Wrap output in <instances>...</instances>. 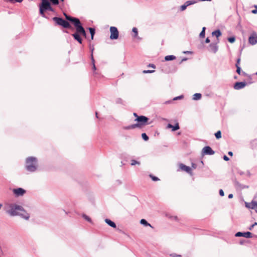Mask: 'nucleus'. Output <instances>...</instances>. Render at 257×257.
I'll return each instance as SVG.
<instances>
[{
    "instance_id": "obj_62",
    "label": "nucleus",
    "mask_w": 257,
    "mask_h": 257,
    "mask_svg": "<svg viewBox=\"0 0 257 257\" xmlns=\"http://www.w3.org/2000/svg\"><path fill=\"white\" fill-rule=\"evenodd\" d=\"M94 36V35H91V39L92 40H93Z\"/></svg>"
},
{
    "instance_id": "obj_49",
    "label": "nucleus",
    "mask_w": 257,
    "mask_h": 257,
    "mask_svg": "<svg viewBox=\"0 0 257 257\" xmlns=\"http://www.w3.org/2000/svg\"><path fill=\"white\" fill-rule=\"evenodd\" d=\"M223 158L224 160H225L226 161H227L229 160V158L227 156H226V155H224Z\"/></svg>"
},
{
    "instance_id": "obj_46",
    "label": "nucleus",
    "mask_w": 257,
    "mask_h": 257,
    "mask_svg": "<svg viewBox=\"0 0 257 257\" xmlns=\"http://www.w3.org/2000/svg\"><path fill=\"white\" fill-rule=\"evenodd\" d=\"M219 193V195L221 196H223L224 195V191H223L222 189H220Z\"/></svg>"
},
{
    "instance_id": "obj_39",
    "label": "nucleus",
    "mask_w": 257,
    "mask_h": 257,
    "mask_svg": "<svg viewBox=\"0 0 257 257\" xmlns=\"http://www.w3.org/2000/svg\"><path fill=\"white\" fill-rule=\"evenodd\" d=\"M155 72V70H144L143 71V73L144 74H146V73H152L153 72Z\"/></svg>"
},
{
    "instance_id": "obj_64",
    "label": "nucleus",
    "mask_w": 257,
    "mask_h": 257,
    "mask_svg": "<svg viewBox=\"0 0 257 257\" xmlns=\"http://www.w3.org/2000/svg\"><path fill=\"white\" fill-rule=\"evenodd\" d=\"M253 224L254 225V226L257 225V222H255Z\"/></svg>"
},
{
    "instance_id": "obj_17",
    "label": "nucleus",
    "mask_w": 257,
    "mask_h": 257,
    "mask_svg": "<svg viewBox=\"0 0 257 257\" xmlns=\"http://www.w3.org/2000/svg\"><path fill=\"white\" fill-rule=\"evenodd\" d=\"M74 40L77 41L79 44H82V39L80 36V33L76 31V32L72 35Z\"/></svg>"
},
{
    "instance_id": "obj_29",
    "label": "nucleus",
    "mask_w": 257,
    "mask_h": 257,
    "mask_svg": "<svg viewBox=\"0 0 257 257\" xmlns=\"http://www.w3.org/2000/svg\"><path fill=\"white\" fill-rule=\"evenodd\" d=\"M215 136L217 139H219L221 138V131H218L215 134Z\"/></svg>"
},
{
    "instance_id": "obj_27",
    "label": "nucleus",
    "mask_w": 257,
    "mask_h": 257,
    "mask_svg": "<svg viewBox=\"0 0 257 257\" xmlns=\"http://www.w3.org/2000/svg\"><path fill=\"white\" fill-rule=\"evenodd\" d=\"M205 30H206V28L205 27H203L202 28V31H201V32H200V33L199 34V37L200 38H204L205 37Z\"/></svg>"
},
{
    "instance_id": "obj_57",
    "label": "nucleus",
    "mask_w": 257,
    "mask_h": 257,
    "mask_svg": "<svg viewBox=\"0 0 257 257\" xmlns=\"http://www.w3.org/2000/svg\"><path fill=\"white\" fill-rule=\"evenodd\" d=\"M251 12H252V14H256L257 13V10L256 9L253 10Z\"/></svg>"
},
{
    "instance_id": "obj_11",
    "label": "nucleus",
    "mask_w": 257,
    "mask_h": 257,
    "mask_svg": "<svg viewBox=\"0 0 257 257\" xmlns=\"http://www.w3.org/2000/svg\"><path fill=\"white\" fill-rule=\"evenodd\" d=\"M13 192L16 196L19 197L24 195L26 193V190L22 188H18L14 189Z\"/></svg>"
},
{
    "instance_id": "obj_56",
    "label": "nucleus",
    "mask_w": 257,
    "mask_h": 257,
    "mask_svg": "<svg viewBox=\"0 0 257 257\" xmlns=\"http://www.w3.org/2000/svg\"><path fill=\"white\" fill-rule=\"evenodd\" d=\"M228 197L229 199L232 198L233 197V194H229Z\"/></svg>"
},
{
    "instance_id": "obj_10",
    "label": "nucleus",
    "mask_w": 257,
    "mask_h": 257,
    "mask_svg": "<svg viewBox=\"0 0 257 257\" xmlns=\"http://www.w3.org/2000/svg\"><path fill=\"white\" fill-rule=\"evenodd\" d=\"M202 153L203 155H212L214 154L215 152L211 149L210 147L205 146L203 148Z\"/></svg>"
},
{
    "instance_id": "obj_14",
    "label": "nucleus",
    "mask_w": 257,
    "mask_h": 257,
    "mask_svg": "<svg viewBox=\"0 0 257 257\" xmlns=\"http://www.w3.org/2000/svg\"><path fill=\"white\" fill-rule=\"evenodd\" d=\"M246 85L245 82H236L234 84L233 88L234 89L239 90L244 88Z\"/></svg>"
},
{
    "instance_id": "obj_36",
    "label": "nucleus",
    "mask_w": 257,
    "mask_h": 257,
    "mask_svg": "<svg viewBox=\"0 0 257 257\" xmlns=\"http://www.w3.org/2000/svg\"><path fill=\"white\" fill-rule=\"evenodd\" d=\"M228 41L231 43H233L235 42V38L234 37H229L228 38Z\"/></svg>"
},
{
    "instance_id": "obj_33",
    "label": "nucleus",
    "mask_w": 257,
    "mask_h": 257,
    "mask_svg": "<svg viewBox=\"0 0 257 257\" xmlns=\"http://www.w3.org/2000/svg\"><path fill=\"white\" fill-rule=\"evenodd\" d=\"M137 165H140V162H139V161H136V160H132L131 161V165L132 166H134V165H137Z\"/></svg>"
},
{
    "instance_id": "obj_50",
    "label": "nucleus",
    "mask_w": 257,
    "mask_h": 257,
    "mask_svg": "<svg viewBox=\"0 0 257 257\" xmlns=\"http://www.w3.org/2000/svg\"><path fill=\"white\" fill-rule=\"evenodd\" d=\"M170 218H172L173 219L177 221L178 220V217L176 216H170Z\"/></svg>"
},
{
    "instance_id": "obj_41",
    "label": "nucleus",
    "mask_w": 257,
    "mask_h": 257,
    "mask_svg": "<svg viewBox=\"0 0 257 257\" xmlns=\"http://www.w3.org/2000/svg\"><path fill=\"white\" fill-rule=\"evenodd\" d=\"M187 8V7L186 6V5H185L184 4L181 6L180 7V10L181 11H184V10H185Z\"/></svg>"
},
{
    "instance_id": "obj_2",
    "label": "nucleus",
    "mask_w": 257,
    "mask_h": 257,
    "mask_svg": "<svg viewBox=\"0 0 257 257\" xmlns=\"http://www.w3.org/2000/svg\"><path fill=\"white\" fill-rule=\"evenodd\" d=\"M38 167V159L35 157H29L26 159L25 168L30 172L36 171Z\"/></svg>"
},
{
    "instance_id": "obj_58",
    "label": "nucleus",
    "mask_w": 257,
    "mask_h": 257,
    "mask_svg": "<svg viewBox=\"0 0 257 257\" xmlns=\"http://www.w3.org/2000/svg\"><path fill=\"white\" fill-rule=\"evenodd\" d=\"M228 155L232 156L233 155V153L231 151H229L228 152Z\"/></svg>"
},
{
    "instance_id": "obj_9",
    "label": "nucleus",
    "mask_w": 257,
    "mask_h": 257,
    "mask_svg": "<svg viewBox=\"0 0 257 257\" xmlns=\"http://www.w3.org/2000/svg\"><path fill=\"white\" fill-rule=\"evenodd\" d=\"M208 50L211 53H216L218 49V47L216 43H211L207 48Z\"/></svg>"
},
{
    "instance_id": "obj_63",
    "label": "nucleus",
    "mask_w": 257,
    "mask_h": 257,
    "mask_svg": "<svg viewBox=\"0 0 257 257\" xmlns=\"http://www.w3.org/2000/svg\"><path fill=\"white\" fill-rule=\"evenodd\" d=\"M95 115H96V117L97 118H98V113H97V112H95Z\"/></svg>"
},
{
    "instance_id": "obj_61",
    "label": "nucleus",
    "mask_w": 257,
    "mask_h": 257,
    "mask_svg": "<svg viewBox=\"0 0 257 257\" xmlns=\"http://www.w3.org/2000/svg\"><path fill=\"white\" fill-rule=\"evenodd\" d=\"M187 60V58H183V59H182V61H186Z\"/></svg>"
},
{
    "instance_id": "obj_22",
    "label": "nucleus",
    "mask_w": 257,
    "mask_h": 257,
    "mask_svg": "<svg viewBox=\"0 0 257 257\" xmlns=\"http://www.w3.org/2000/svg\"><path fill=\"white\" fill-rule=\"evenodd\" d=\"M140 223L145 226H150L153 228V226L151 225V224L148 223V221L145 219H142L140 220Z\"/></svg>"
},
{
    "instance_id": "obj_26",
    "label": "nucleus",
    "mask_w": 257,
    "mask_h": 257,
    "mask_svg": "<svg viewBox=\"0 0 257 257\" xmlns=\"http://www.w3.org/2000/svg\"><path fill=\"white\" fill-rule=\"evenodd\" d=\"M197 3V1H195V0H192V1H186L185 3H184V5H186V6L187 7L188 6H190V5H193V4H195V3Z\"/></svg>"
},
{
    "instance_id": "obj_15",
    "label": "nucleus",
    "mask_w": 257,
    "mask_h": 257,
    "mask_svg": "<svg viewBox=\"0 0 257 257\" xmlns=\"http://www.w3.org/2000/svg\"><path fill=\"white\" fill-rule=\"evenodd\" d=\"M179 168L180 170L185 171L190 174L192 173L191 168L183 164L180 163L179 164Z\"/></svg>"
},
{
    "instance_id": "obj_44",
    "label": "nucleus",
    "mask_w": 257,
    "mask_h": 257,
    "mask_svg": "<svg viewBox=\"0 0 257 257\" xmlns=\"http://www.w3.org/2000/svg\"><path fill=\"white\" fill-rule=\"evenodd\" d=\"M170 255L172 257H180L181 256V255L177 254L175 253H171L170 254Z\"/></svg>"
},
{
    "instance_id": "obj_19",
    "label": "nucleus",
    "mask_w": 257,
    "mask_h": 257,
    "mask_svg": "<svg viewBox=\"0 0 257 257\" xmlns=\"http://www.w3.org/2000/svg\"><path fill=\"white\" fill-rule=\"evenodd\" d=\"M168 128H172V131H176L180 128V126L178 123H176L175 125H173L171 123H168L167 125Z\"/></svg>"
},
{
    "instance_id": "obj_38",
    "label": "nucleus",
    "mask_w": 257,
    "mask_h": 257,
    "mask_svg": "<svg viewBox=\"0 0 257 257\" xmlns=\"http://www.w3.org/2000/svg\"><path fill=\"white\" fill-rule=\"evenodd\" d=\"M115 102H116V103H117V104H122L123 100L120 98H116V99L115 100Z\"/></svg>"
},
{
    "instance_id": "obj_37",
    "label": "nucleus",
    "mask_w": 257,
    "mask_h": 257,
    "mask_svg": "<svg viewBox=\"0 0 257 257\" xmlns=\"http://www.w3.org/2000/svg\"><path fill=\"white\" fill-rule=\"evenodd\" d=\"M51 4L54 5H58L59 4V0H50Z\"/></svg>"
},
{
    "instance_id": "obj_18",
    "label": "nucleus",
    "mask_w": 257,
    "mask_h": 257,
    "mask_svg": "<svg viewBox=\"0 0 257 257\" xmlns=\"http://www.w3.org/2000/svg\"><path fill=\"white\" fill-rule=\"evenodd\" d=\"M234 186H235V188L237 189L241 190V189H244V188H248V186L241 184L238 181H237V180H235L234 181Z\"/></svg>"
},
{
    "instance_id": "obj_4",
    "label": "nucleus",
    "mask_w": 257,
    "mask_h": 257,
    "mask_svg": "<svg viewBox=\"0 0 257 257\" xmlns=\"http://www.w3.org/2000/svg\"><path fill=\"white\" fill-rule=\"evenodd\" d=\"M47 11H50L51 12L54 11V9L51 7L50 2L47 3L46 4L42 6H39V13L42 17L47 18V17L45 14V12Z\"/></svg>"
},
{
    "instance_id": "obj_3",
    "label": "nucleus",
    "mask_w": 257,
    "mask_h": 257,
    "mask_svg": "<svg viewBox=\"0 0 257 257\" xmlns=\"http://www.w3.org/2000/svg\"><path fill=\"white\" fill-rule=\"evenodd\" d=\"M53 20L57 25L61 26L65 29H71L72 28L69 23L62 19V18L55 17L53 18Z\"/></svg>"
},
{
    "instance_id": "obj_52",
    "label": "nucleus",
    "mask_w": 257,
    "mask_h": 257,
    "mask_svg": "<svg viewBox=\"0 0 257 257\" xmlns=\"http://www.w3.org/2000/svg\"><path fill=\"white\" fill-rule=\"evenodd\" d=\"M210 42V39H209V38H207L205 40V42L206 43H209V42Z\"/></svg>"
},
{
    "instance_id": "obj_54",
    "label": "nucleus",
    "mask_w": 257,
    "mask_h": 257,
    "mask_svg": "<svg viewBox=\"0 0 257 257\" xmlns=\"http://www.w3.org/2000/svg\"><path fill=\"white\" fill-rule=\"evenodd\" d=\"M254 226V225L252 224L251 225H250L249 226V227L248 228V229L250 230H252Z\"/></svg>"
},
{
    "instance_id": "obj_60",
    "label": "nucleus",
    "mask_w": 257,
    "mask_h": 257,
    "mask_svg": "<svg viewBox=\"0 0 257 257\" xmlns=\"http://www.w3.org/2000/svg\"><path fill=\"white\" fill-rule=\"evenodd\" d=\"M134 115L135 116H136L137 118L138 117V116H139L138 115V114H137L136 113H135H135H134Z\"/></svg>"
},
{
    "instance_id": "obj_5",
    "label": "nucleus",
    "mask_w": 257,
    "mask_h": 257,
    "mask_svg": "<svg viewBox=\"0 0 257 257\" xmlns=\"http://www.w3.org/2000/svg\"><path fill=\"white\" fill-rule=\"evenodd\" d=\"M135 120L138 122V123L137 124H139L140 127H141V125L150 124L151 123V122H148L149 118L144 115H140L138 116V117L136 118Z\"/></svg>"
},
{
    "instance_id": "obj_30",
    "label": "nucleus",
    "mask_w": 257,
    "mask_h": 257,
    "mask_svg": "<svg viewBox=\"0 0 257 257\" xmlns=\"http://www.w3.org/2000/svg\"><path fill=\"white\" fill-rule=\"evenodd\" d=\"M142 139L145 141H147L149 140V137L147 136V135L146 134V133H143L142 134Z\"/></svg>"
},
{
    "instance_id": "obj_32",
    "label": "nucleus",
    "mask_w": 257,
    "mask_h": 257,
    "mask_svg": "<svg viewBox=\"0 0 257 257\" xmlns=\"http://www.w3.org/2000/svg\"><path fill=\"white\" fill-rule=\"evenodd\" d=\"M132 32L135 34L134 37L135 38L137 37L138 35V29L134 27L132 29Z\"/></svg>"
},
{
    "instance_id": "obj_12",
    "label": "nucleus",
    "mask_w": 257,
    "mask_h": 257,
    "mask_svg": "<svg viewBox=\"0 0 257 257\" xmlns=\"http://www.w3.org/2000/svg\"><path fill=\"white\" fill-rule=\"evenodd\" d=\"M76 31H77L78 33H80V35L83 36L84 37H86V33L84 29V28L82 26L81 23L80 22V24H78L76 27H75Z\"/></svg>"
},
{
    "instance_id": "obj_8",
    "label": "nucleus",
    "mask_w": 257,
    "mask_h": 257,
    "mask_svg": "<svg viewBox=\"0 0 257 257\" xmlns=\"http://www.w3.org/2000/svg\"><path fill=\"white\" fill-rule=\"evenodd\" d=\"M235 236L236 237H244L246 238H250L252 237V234L250 232H237L235 233Z\"/></svg>"
},
{
    "instance_id": "obj_59",
    "label": "nucleus",
    "mask_w": 257,
    "mask_h": 257,
    "mask_svg": "<svg viewBox=\"0 0 257 257\" xmlns=\"http://www.w3.org/2000/svg\"><path fill=\"white\" fill-rule=\"evenodd\" d=\"M239 243H240V244H243V243H244V240H241L240 241V242H239Z\"/></svg>"
},
{
    "instance_id": "obj_48",
    "label": "nucleus",
    "mask_w": 257,
    "mask_h": 257,
    "mask_svg": "<svg viewBox=\"0 0 257 257\" xmlns=\"http://www.w3.org/2000/svg\"><path fill=\"white\" fill-rule=\"evenodd\" d=\"M148 67H152L153 68H156V66L154 64H149L148 65Z\"/></svg>"
},
{
    "instance_id": "obj_35",
    "label": "nucleus",
    "mask_w": 257,
    "mask_h": 257,
    "mask_svg": "<svg viewBox=\"0 0 257 257\" xmlns=\"http://www.w3.org/2000/svg\"><path fill=\"white\" fill-rule=\"evenodd\" d=\"M91 61L93 65V70H95L96 69V68L94 64V59L93 58L92 53L91 54Z\"/></svg>"
},
{
    "instance_id": "obj_47",
    "label": "nucleus",
    "mask_w": 257,
    "mask_h": 257,
    "mask_svg": "<svg viewBox=\"0 0 257 257\" xmlns=\"http://www.w3.org/2000/svg\"><path fill=\"white\" fill-rule=\"evenodd\" d=\"M240 61V58H239L237 59V60L236 61V64H235V66L236 67V66H239Z\"/></svg>"
},
{
    "instance_id": "obj_55",
    "label": "nucleus",
    "mask_w": 257,
    "mask_h": 257,
    "mask_svg": "<svg viewBox=\"0 0 257 257\" xmlns=\"http://www.w3.org/2000/svg\"><path fill=\"white\" fill-rule=\"evenodd\" d=\"M197 165L195 164H192V167L194 169H195L196 168Z\"/></svg>"
},
{
    "instance_id": "obj_53",
    "label": "nucleus",
    "mask_w": 257,
    "mask_h": 257,
    "mask_svg": "<svg viewBox=\"0 0 257 257\" xmlns=\"http://www.w3.org/2000/svg\"><path fill=\"white\" fill-rule=\"evenodd\" d=\"M116 183L117 184V185H120L122 183L121 181L120 180H116Z\"/></svg>"
},
{
    "instance_id": "obj_25",
    "label": "nucleus",
    "mask_w": 257,
    "mask_h": 257,
    "mask_svg": "<svg viewBox=\"0 0 257 257\" xmlns=\"http://www.w3.org/2000/svg\"><path fill=\"white\" fill-rule=\"evenodd\" d=\"M212 36H215L218 38L221 35V31L219 30H216L212 33Z\"/></svg>"
},
{
    "instance_id": "obj_23",
    "label": "nucleus",
    "mask_w": 257,
    "mask_h": 257,
    "mask_svg": "<svg viewBox=\"0 0 257 257\" xmlns=\"http://www.w3.org/2000/svg\"><path fill=\"white\" fill-rule=\"evenodd\" d=\"M202 95L201 93H196L193 95L192 99L194 100H198L201 99Z\"/></svg>"
},
{
    "instance_id": "obj_20",
    "label": "nucleus",
    "mask_w": 257,
    "mask_h": 257,
    "mask_svg": "<svg viewBox=\"0 0 257 257\" xmlns=\"http://www.w3.org/2000/svg\"><path fill=\"white\" fill-rule=\"evenodd\" d=\"M105 222L110 226L112 228H115L116 227V224L109 219H105Z\"/></svg>"
},
{
    "instance_id": "obj_51",
    "label": "nucleus",
    "mask_w": 257,
    "mask_h": 257,
    "mask_svg": "<svg viewBox=\"0 0 257 257\" xmlns=\"http://www.w3.org/2000/svg\"><path fill=\"white\" fill-rule=\"evenodd\" d=\"M183 53L186 54H191V53H192V52L189 51H184Z\"/></svg>"
},
{
    "instance_id": "obj_24",
    "label": "nucleus",
    "mask_w": 257,
    "mask_h": 257,
    "mask_svg": "<svg viewBox=\"0 0 257 257\" xmlns=\"http://www.w3.org/2000/svg\"><path fill=\"white\" fill-rule=\"evenodd\" d=\"M164 59L166 61H172L176 59V57L174 55H167L165 57Z\"/></svg>"
},
{
    "instance_id": "obj_42",
    "label": "nucleus",
    "mask_w": 257,
    "mask_h": 257,
    "mask_svg": "<svg viewBox=\"0 0 257 257\" xmlns=\"http://www.w3.org/2000/svg\"><path fill=\"white\" fill-rule=\"evenodd\" d=\"M236 72L237 73V74H238L239 75L241 73V68L239 66H236Z\"/></svg>"
},
{
    "instance_id": "obj_21",
    "label": "nucleus",
    "mask_w": 257,
    "mask_h": 257,
    "mask_svg": "<svg viewBox=\"0 0 257 257\" xmlns=\"http://www.w3.org/2000/svg\"><path fill=\"white\" fill-rule=\"evenodd\" d=\"M136 127H140V124H133L130 125L128 126H124L123 129L124 130H131V129H134Z\"/></svg>"
},
{
    "instance_id": "obj_43",
    "label": "nucleus",
    "mask_w": 257,
    "mask_h": 257,
    "mask_svg": "<svg viewBox=\"0 0 257 257\" xmlns=\"http://www.w3.org/2000/svg\"><path fill=\"white\" fill-rule=\"evenodd\" d=\"M49 2H50V1H49V0H41V3L39 4V6L43 5L46 4L47 3H49Z\"/></svg>"
},
{
    "instance_id": "obj_45",
    "label": "nucleus",
    "mask_w": 257,
    "mask_h": 257,
    "mask_svg": "<svg viewBox=\"0 0 257 257\" xmlns=\"http://www.w3.org/2000/svg\"><path fill=\"white\" fill-rule=\"evenodd\" d=\"M10 2H17V3H21L23 0H8Z\"/></svg>"
},
{
    "instance_id": "obj_16",
    "label": "nucleus",
    "mask_w": 257,
    "mask_h": 257,
    "mask_svg": "<svg viewBox=\"0 0 257 257\" xmlns=\"http://www.w3.org/2000/svg\"><path fill=\"white\" fill-rule=\"evenodd\" d=\"M246 207L248 208H251L252 209L255 210L256 212H257V202L256 201H251V203H246L245 204Z\"/></svg>"
},
{
    "instance_id": "obj_13",
    "label": "nucleus",
    "mask_w": 257,
    "mask_h": 257,
    "mask_svg": "<svg viewBox=\"0 0 257 257\" xmlns=\"http://www.w3.org/2000/svg\"><path fill=\"white\" fill-rule=\"evenodd\" d=\"M248 42L249 44L254 45L257 43V34L253 33L248 38Z\"/></svg>"
},
{
    "instance_id": "obj_34",
    "label": "nucleus",
    "mask_w": 257,
    "mask_h": 257,
    "mask_svg": "<svg viewBox=\"0 0 257 257\" xmlns=\"http://www.w3.org/2000/svg\"><path fill=\"white\" fill-rule=\"evenodd\" d=\"M149 176L150 178H151L152 180L154 181H157L159 180V179L157 177L154 176L152 174H150L149 175Z\"/></svg>"
},
{
    "instance_id": "obj_6",
    "label": "nucleus",
    "mask_w": 257,
    "mask_h": 257,
    "mask_svg": "<svg viewBox=\"0 0 257 257\" xmlns=\"http://www.w3.org/2000/svg\"><path fill=\"white\" fill-rule=\"evenodd\" d=\"M64 15L65 16V17L67 21L71 22L73 24V25L74 26L75 28L78 24H80V22H80V21L79 20V19L78 18L71 17V16H70L69 15H67L65 13H64Z\"/></svg>"
},
{
    "instance_id": "obj_31",
    "label": "nucleus",
    "mask_w": 257,
    "mask_h": 257,
    "mask_svg": "<svg viewBox=\"0 0 257 257\" xmlns=\"http://www.w3.org/2000/svg\"><path fill=\"white\" fill-rule=\"evenodd\" d=\"M88 30L90 33L91 35H94L95 33V30L93 28H88Z\"/></svg>"
},
{
    "instance_id": "obj_1",
    "label": "nucleus",
    "mask_w": 257,
    "mask_h": 257,
    "mask_svg": "<svg viewBox=\"0 0 257 257\" xmlns=\"http://www.w3.org/2000/svg\"><path fill=\"white\" fill-rule=\"evenodd\" d=\"M6 212L11 216H20L25 220H29L30 214L24 208L16 203H10L7 206Z\"/></svg>"
},
{
    "instance_id": "obj_28",
    "label": "nucleus",
    "mask_w": 257,
    "mask_h": 257,
    "mask_svg": "<svg viewBox=\"0 0 257 257\" xmlns=\"http://www.w3.org/2000/svg\"><path fill=\"white\" fill-rule=\"evenodd\" d=\"M82 217L84 219H85L86 220L88 221V222L92 223V220L91 218L87 215H86L85 214H83L82 215Z\"/></svg>"
},
{
    "instance_id": "obj_7",
    "label": "nucleus",
    "mask_w": 257,
    "mask_h": 257,
    "mask_svg": "<svg viewBox=\"0 0 257 257\" xmlns=\"http://www.w3.org/2000/svg\"><path fill=\"white\" fill-rule=\"evenodd\" d=\"M110 39L111 40H116L118 38L119 33L117 29L115 27L110 28Z\"/></svg>"
},
{
    "instance_id": "obj_40",
    "label": "nucleus",
    "mask_w": 257,
    "mask_h": 257,
    "mask_svg": "<svg viewBox=\"0 0 257 257\" xmlns=\"http://www.w3.org/2000/svg\"><path fill=\"white\" fill-rule=\"evenodd\" d=\"M183 97L184 96L183 95H181L180 96L174 97L173 99V100H177L181 99H182L183 98Z\"/></svg>"
}]
</instances>
